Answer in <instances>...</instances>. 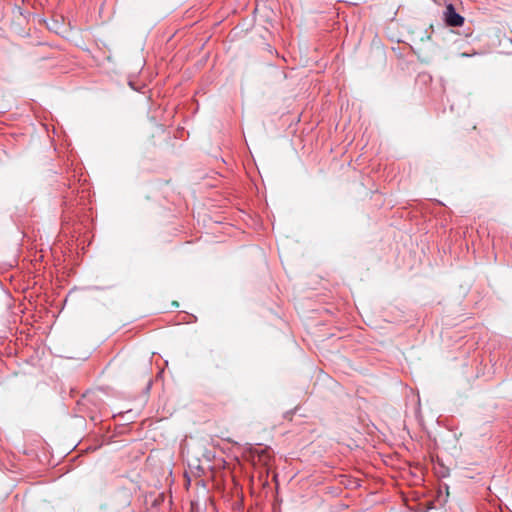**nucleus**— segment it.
Segmentation results:
<instances>
[{"label":"nucleus","mask_w":512,"mask_h":512,"mask_svg":"<svg viewBox=\"0 0 512 512\" xmlns=\"http://www.w3.org/2000/svg\"><path fill=\"white\" fill-rule=\"evenodd\" d=\"M444 21L448 26L460 27L464 23V17L456 12L452 4H449L444 11Z\"/></svg>","instance_id":"nucleus-1"}]
</instances>
